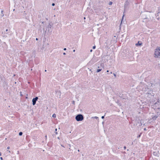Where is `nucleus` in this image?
I'll return each mask as SVG.
<instances>
[{"label": "nucleus", "mask_w": 160, "mask_h": 160, "mask_svg": "<svg viewBox=\"0 0 160 160\" xmlns=\"http://www.w3.org/2000/svg\"><path fill=\"white\" fill-rule=\"evenodd\" d=\"M45 138H47V136L46 135L45 136Z\"/></svg>", "instance_id": "nucleus-39"}, {"label": "nucleus", "mask_w": 160, "mask_h": 160, "mask_svg": "<svg viewBox=\"0 0 160 160\" xmlns=\"http://www.w3.org/2000/svg\"><path fill=\"white\" fill-rule=\"evenodd\" d=\"M92 118H94L96 119H98V117H96V116H95V117H92Z\"/></svg>", "instance_id": "nucleus-11"}, {"label": "nucleus", "mask_w": 160, "mask_h": 160, "mask_svg": "<svg viewBox=\"0 0 160 160\" xmlns=\"http://www.w3.org/2000/svg\"><path fill=\"white\" fill-rule=\"evenodd\" d=\"M158 115H155L152 118V119L153 120H155L158 117Z\"/></svg>", "instance_id": "nucleus-5"}, {"label": "nucleus", "mask_w": 160, "mask_h": 160, "mask_svg": "<svg viewBox=\"0 0 160 160\" xmlns=\"http://www.w3.org/2000/svg\"><path fill=\"white\" fill-rule=\"evenodd\" d=\"M102 118V119H104V116H102L101 117Z\"/></svg>", "instance_id": "nucleus-19"}, {"label": "nucleus", "mask_w": 160, "mask_h": 160, "mask_svg": "<svg viewBox=\"0 0 160 160\" xmlns=\"http://www.w3.org/2000/svg\"><path fill=\"white\" fill-rule=\"evenodd\" d=\"M43 23H44V22H42V23H43Z\"/></svg>", "instance_id": "nucleus-42"}, {"label": "nucleus", "mask_w": 160, "mask_h": 160, "mask_svg": "<svg viewBox=\"0 0 160 160\" xmlns=\"http://www.w3.org/2000/svg\"><path fill=\"white\" fill-rule=\"evenodd\" d=\"M19 151H18V154H19Z\"/></svg>", "instance_id": "nucleus-37"}, {"label": "nucleus", "mask_w": 160, "mask_h": 160, "mask_svg": "<svg viewBox=\"0 0 160 160\" xmlns=\"http://www.w3.org/2000/svg\"><path fill=\"white\" fill-rule=\"evenodd\" d=\"M89 71H91V69H89Z\"/></svg>", "instance_id": "nucleus-43"}, {"label": "nucleus", "mask_w": 160, "mask_h": 160, "mask_svg": "<svg viewBox=\"0 0 160 160\" xmlns=\"http://www.w3.org/2000/svg\"><path fill=\"white\" fill-rule=\"evenodd\" d=\"M144 131H146L147 130L146 129V128H144Z\"/></svg>", "instance_id": "nucleus-29"}, {"label": "nucleus", "mask_w": 160, "mask_h": 160, "mask_svg": "<svg viewBox=\"0 0 160 160\" xmlns=\"http://www.w3.org/2000/svg\"><path fill=\"white\" fill-rule=\"evenodd\" d=\"M98 68H100L99 67H98Z\"/></svg>", "instance_id": "nucleus-49"}, {"label": "nucleus", "mask_w": 160, "mask_h": 160, "mask_svg": "<svg viewBox=\"0 0 160 160\" xmlns=\"http://www.w3.org/2000/svg\"><path fill=\"white\" fill-rule=\"evenodd\" d=\"M159 110V108H158V109L157 110V111L158 110Z\"/></svg>", "instance_id": "nucleus-31"}, {"label": "nucleus", "mask_w": 160, "mask_h": 160, "mask_svg": "<svg viewBox=\"0 0 160 160\" xmlns=\"http://www.w3.org/2000/svg\"><path fill=\"white\" fill-rule=\"evenodd\" d=\"M8 31V29H6V32Z\"/></svg>", "instance_id": "nucleus-30"}, {"label": "nucleus", "mask_w": 160, "mask_h": 160, "mask_svg": "<svg viewBox=\"0 0 160 160\" xmlns=\"http://www.w3.org/2000/svg\"><path fill=\"white\" fill-rule=\"evenodd\" d=\"M1 156V153L0 152V156Z\"/></svg>", "instance_id": "nucleus-36"}, {"label": "nucleus", "mask_w": 160, "mask_h": 160, "mask_svg": "<svg viewBox=\"0 0 160 160\" xmlns=\"http://www.w3.org/2000/svg\"><path fill=\"white\" fill-rule=\"evenodd\" d=\"M101 66L103 68V64L102 65H101Z\"/></svg>", "instance_id": "nucleus-32"}, {"label": "nucleus", "mask_w": 160, "mask_h": 160, "mask_svg": "<svg viewBox=\"0 0 160 160\" xmlns=\"http://www.w3.org/2000/svg\"><path fill=\"white\" fill-rule=\"evenodd\" d=\"M58 139H60V138L59 137H58Z\"/></svg>", "instance_id": "nucleus-35"}, {"label": "nucleus", "mask_w": 160, "mask_h": 160, "mask_svg": "<svg viewBox=\"0 0 160 160\" xmlns=\"http://www.w3.org/2000/svg\"><path fill=\"white\" fill-rule=\"evenodd\" d=\"M110 73H112V72H110Z\"/></svg>", "instance_id": "nucleus-50"}, {"label": "nucleus", "mask_w": 160, "mask_h": 160, "mask_svg": "<svg viewBox=\"0 0 160 160\" xmlns=\"http://www.w3.org/2000/svg\"><path fill=\"white\" fill-rule=\"evenodd\" d=\"M112 2H109V4H109V5H111L112 4Z\"/></svg>", "instance_id": "nucleus-13"}, {"label": "nucleus", "mask_w": 160, "mask_h": 160, "mask_svg": "<svg viewBox=\"0 0 160 160\" xmlns=\"http://www.w3.org/2000/svg\"><path fill=\"white\" fill-rule=\"evenodd\" d=\"M102 70V68L97 69V72H100Z\"/></svg>", "instance_id": "nucleus-8"}, {"label": "nucleus", "mask_w": 160, "mask_h": 160, "mask_svg": "<svg viewBox=\"0 0 160 160\" xmlns=\"http://www.w3.org/2000/svg\"><path fill=\"white\" fill-rule=\"evenodd\" d=\"M92 49L90 51V52H92Z\"/></svg>", "instance_id": "nucleus-33"}, {"label": "nucleus", "mask_w": 160, "mask_h": 160, "mask_svg": "<svg viewBox=\"0 0 160 160\" xmlns=\"http://www.w3.org/2000/svg\"><path fill=\"white\" fill-rule=\"evenodd\" d=\"M78 152H79V150H78Z\"/></svg>", "instance_id": "nucleus-44"}, {"label": "nucleus", "mask_w": 160, "mask_h": 160, "mask_svg": "<svg viewBox=\"0 0 160 160\" xmlns=\"http://www.w3.org/2000/svg\"><path fill=\"white\" fill-rule=\"evenodd\" d=\"M84 19H85V17H84Z\"/></svg>", "instance_id": "nucleus-45"}, {"label": "nucleus", "mask_w": 160, "mask_h": 160, "mask_svg": "<svg viewBox=\"0 0 160 160\" xmlns=\"http://www.w3.org/2000/svg\"><path fill=\"white\" fill-rule=\"evenodd\" d=\"M75 119L77 121H80L83 119V117L82 114H79L75 117Z\"/></svg>", "instance_id": "nucleus-2"}, {"label": "nucleus", "mask_w": 160, "mask_h": 160, "mask_svg": "<svg viewBox=\"0 0 160 160\" xmlns=\"http://www.w3.org/2000/svg\"><path fill=\"white\" fill-rule=\"evenodd\" d=\"M36 40H38V38H36Z\"/></svg>", "instance_id": "nucleus-38"}, {"label": "nucleus", "mask_w": 160, "mask_h": 160, "mask_svg": "<svg viewBox=\"0 0 160 160\" xmlns=\"http://www.w3.org/2000/svg\"><path fill=\"white\" fill-rule=\"evenodd\" d=\"M157 14H158V13H157Z\"/></svg>", "instance_id": "nucleus-48"}, {"label": "nucleus", "mask_w": 160, "mask_h": 160, "mask_svg": "<svg viewBox=\"0 0 160 160\" xmlns=\"http://www.w3.org/2000/svg\"><path fill=\"white\" fill-rule=\"evenodd\" d=\"M124 14H123V16H122V21H121V24L122 23V20H123V17H124Z\"/></svg>", "instance_id": "nucleus-15"}, {"label": "nucleus", "mask_w": 160, "mask_h": 160, "mask_svg": "<svg viewBox=\"0 0 160 160\" xmlns=\"http://www.w3.org/2000/svg\"><path fill=\"white\" fill-rule=\"evenodd\" d=\"M154 57L155 58H160V48L156 49L154 52Z\"/></svg>", "instance_id": "nucleus-1"}, {"label": "nucleus", "mask_w": 160, "mask_h": 160, "mask_svg": "<svg viewBox=\"0 0 160 160\" xmlns=\"http://www.w3.org/2000/svg\"><path fill=\"white\" fill-rule=\"evenodd\" d=\"M45 72H46L47 71V70H45Z\"/></svg>", "instance_id": "nucleus-47"}, {"label": "nucleus", "mask_w": 160, "mask_h": 160, "mask_svg": "<svg viewBox=\"0 0 160 160\" xmlns=\"http://www.w3.org/2000/svg\"><path fill=\"white\" fill-rule=\"evenodd\" d=\"M52 117L54 118H55L56 117V115L55 114H54L52 115Z\"/></svg>", "instance_id": "nucleus-12"}, {"label": "nucleus", "mask_w": 160, "mask_h": 160, "mask_svg": "<svg viewBox=\"0 0 160 160\" xmlns=\"http://www.w3.org/2000/svg\"><path fill=\"white\" fill-rule=\"evenodd\" d=\"M63 54L64 55H66V53L65 52H63Z\"/></svg>", "instance_id": "nucleus-28"}, {"label": "nucleus", "mask_w": 160, "mask_h": 160, "mask_svg": "<svg viewBox=\"0 0 160 160\" xmlns=\"http://www.w3.org/2000/svg\"><path fill=\"white\" fill-rule=\"evenodd\" d=\"M142 43H140L139 41H138V43L136 44V46H141L142 45Z\"/></svg>", "instance_id": "nucleus-6"}, {"label": "nucleus", "mask_w": 160, "mask_h": 160, "mask_svg": "<svg viewBox=\"0 0 160 160\" xmlns=\"http://www.w3.org/2000/svg\"><path fill=\"white\" fill-rule=\"evenodd\" d=\"M48 28H51V25L50 24L48 26Z\"/></svg>", "instance_id": "nucleus-14"}, {"label": "nucleus", "mask_w": 160, "mask_h": 160, "mask_svg": "<svg viewBox=\"0 0 160 160\" xmlns=\"http://www.w3.org/2000/svg\"><path fill=\"white\" fill-rule=\"evenodd\" d=\"M159 68L160 69V63L158 64Z\"/></svg>", "instance_id": "nucleus-22"}, {"label": "nucleus", "mask_w": 160, "mask_h": 160, "mask_svg": "<svg viewBox=\"0 0 160 160\" xmlns=\"http://www.w3.org/2000/svg\"><path fill=\"white\" fill-rule=\"evenodd\" d=\"M10 147H7V149H10Z\"/></svg>", "instance_id": "nucleus-24"}, {"label": "nucleus", "mask_w": 160, "mask_h": 160, "mask_svg": "<svg viewBox=\"0 0 160 160\" xmlns=\"http://www.w3.org/2000/svg\"><path fill=\"white\" fill-rule=\"evenodd\" d=\"M57 128H56L55 129V133L57 134Z\"/></svg>", "instance_id": "nucleus-17"}, {"label": "nucleus", "mask_w": 160, "mask_h": 160, "mask_svg": "<svg viewBox=\"0 0 160 160\" xmlns=\"http://www.w3.org/2000/svg\"><path fill=\"white\" fill-rule=\"evenodd\" d=\"M124 149H126V147L125 146H124Z\"/></svg>", "instance_id": "nucleus-27"}, {"label": "nucleus", "mask_w": 160, "mask_h": 160, "mask_svg": "<svg viewBox=\"0 0 160 160\" xmlns=\"http://www.w3.org/2000/svg\"><path fill=\"white\" fill-rule=\"evenodd\" d=\"M157 115L158 116H159V115H160V112H159V111H157Z\"/></svg>", "instance_id": "nucleus-10"}, {"label": "nucleus", "mask_w": 160, "mask_h": 160, "mask_svg": "<svg viewBox=\"0 0 160 160\" xmlns=\"http://www.w3.org/2000/svg\"><path fill=\"white\" fill-rule=\"evenodd\" d=\"M3 11H1V14L0 15V17H2L4 16V14L3 13Z\"/></svg>", "instance_id": "nucleus-7"}, {"label": "nucleus", "mask_w": 160, "mask_h": 160, "mask_svg": "<svg viewBox=\"0 0 160 160\" xmlns=\"http://www.w3.org/2000/svg\"><path fill=\"white\" fill-rule=\"evenodd\" d=\"M129 2L128 1H126L124 4V8L125 9H126L127 7L129 5Z\"/></svg>", "instance_id": "nucleus-4"}, {"label": "nucleus", "mask_w": 160, "mask_h": 160, "mask_svg": "<svg viewBox=\"0 0 160 160\" xmlns=\"http://www.w3.org/2000/svg\"><path fill=\"white\" fill-rule=\"evenodd\" d=\"M61 146L62 147H64V146L62 145H61Z\"/></svg>", "instance_id": "nucleus-41"}, {"label": "nucleus", "mask_w": 160, "mask_h": 160, "mask_svg": "<svg viewBox=\"0 0 160 160\" xmlns=\"http://www.w3.org/2000/svg\"><path fill=\"white\" fill-rule=\"evenodd\" d=\"M72 104H75V101H72Z\"/></svg>", "instance_id": "nucleus-16"}, {"label": "nucleus", "mask_w": 160, "mask_h": 160, "mask_svg": "<svg viewBox=\"0 0 160 160\" xmlns=\"http://www.w3.org/2000/svg\"><path fill=\"white\" fill-rule=\"evenodd\" d=\"M0 159L1 160H3V159L2 157L0 158Z\"/></svg>", "instance_id": "nucleus-23"}, {"label": "nucleus", "mask_w": 160, "mask_h": 160, "mask_svg": "<svg viewBox=\"0 0 160 160\" xmlns=\"http://www.w3.org/2000/svg\"><path fill=\"white\" fill-rule=\"evenodd\" d=\"M95 48H96V46H94L92 47V48L93 49H95Z\"/></svg>", "instance_id": "nucleus-18"}, {"label": "nucleus", "mask_w": 160, "mask_h": 160, "mask_svg": "<svg viewBox=\"0 0 160 160\" xmlns=\"http://www.w3.org/2000/svg\"><path fill=\"white\" fill-rule=\"evenodd\" d=\"M141 136V135H139L138 137V138H139Z\"/></svg>", "instance_id": "nucleus-26"}, {"label": "nucleus", "mask_w": 160, "mask_h": 160, "mask_svg": "<svg viewBox=\"0 0 160 160\" xmlns=\"http://www.w3.org/2000/svg\"><path fill=\"white\" fill-rule=\"evenodd\" d=\"M22 132H20L19 133V136H22Z\"/></svg>", "instance_id": "nucleus-9"}, {"label": "nucleus", "mask_w": 160, "mask_h": 160, "mask_svg": "<svg viewBox=\"0 0 160 160\" xmlns=\"http://www.w3.org/2000/svg\"><path fill=\"white\" fill-rule=\"evenodd\" d=\"M63 50H66V48H64L63 49Z\"/></svg>", "instance_id": "nucleus-25"}, {"label": "nucleus", "mask_w": 160, "mask_h": 160, "mask_svg": "<svg viewBox=\"0 0 160 160\" xmlns=\"http://www.w3.org/2000/svg\"><path fill=\"white\" fill-rule=\"evenodd\" d=\"M113 74L114 76H115V77H116V75L114 73H113Z\"/></svg>", "instance_id": "nucleus-20"}, {"label": "nucleus", "mask_w": 160, "mask_h": 160, "mask_svg": "<svg viewBox=\"0 0 160 160\" xmlns=\"http://www.w3.org/2000/svg\"><path fill=\"white\" fill-rule=\"evenodd\" d=\"M52 6H54L55 5V4L54 3H53L52 4Z\"/></svg>", "instance_id": "nucleus-21"}, {"label": "nucleus", "mask_w": 160, "mask_h": 160, "mask_svg": "<svg viewBox=\"0 0 160 160\" xmlns=\"http://www.w3.org/2000/svg\"><path fill=\"white\" fill-rule=\"evenodd\" d=\"M74 52L75 51V50H74L73 51Z\"/></svg>", "instance_id": "nucleus-34"}, {"label": "nucleus", "mask_w": 160, "mask_h": 160, "mask_svg": "<svg viewBox=\"0 0 160 160\" xmlns=\"http://www.w3.org/2000/svg\"><path fill=\"white\" fill-rule=\"evenodd\" d=\"M38 98L37 97H36L35 98H33L32 100V104L33 105H35L36 103V101L38 100Z\"/></svg>", "instance_id": "nucleus-3"}, {"label": "nucleus", "mask_w": 160, "mask_h": 160, "mask_svg": "<svg viewBox=\"0 0 160 160\" xmlns=\"http://www.w3.org/2000/svg\"><path fill=\"white\" fill-rule=\"evenodd\" d=\"M8 152H10V151H8Z\"/></svg>", "instance_id": "nucleus-46"}, {"label": "nucleus", "mask_w": 160, "mask_h": 160, "mask_svg": "<svg viewBox=\"0 0 160 160\" xmlns=\"http://www.w3.org/2000/svg\"><path fill=\"white\" fill-rule=\"evenodd\" d=\"M107 72H109V71H108V70H107Z\"/></svg>", "instance_id": "nucleus-40"}]
</instances>
